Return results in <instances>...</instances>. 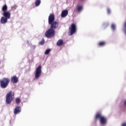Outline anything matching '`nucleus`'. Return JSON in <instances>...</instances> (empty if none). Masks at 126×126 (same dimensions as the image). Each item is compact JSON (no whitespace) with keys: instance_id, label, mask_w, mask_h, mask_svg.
Listing matches in <instances>:
<instances>
[{"instance_id":"f257e3e1","label":"nucleus","mask_w":126,"mask_h":126,"mask_svg":"<svg viewBox=\"0 0 126 126\" xmlns=\"http://www.w3.org/2000/svg\"><path fill=\"white\" fill-rule=\"evenodd\" d=\"M48 24L50 28L45 33V36L48 38H51L56 34L55 29L59 27V23L55 21V15L51 14L48 17Z\"/></svg>"},{"instance_id":"f03ea898","label":"nucleus","mask_w":126,"mask_h":126,"mask_svg":"<svg viewBox=\"0 0 126 126\" xmlns=\"http://www.w3.org/2000/svg\"><path fill=\"white\" fill-rule=\"evenodd\" d=\"M14 93L10 91L6 95V102L7 104H10L14 99Z\"/></svg>"},{"instance_id":"7ed1b4c3","label":"nucleus","mask_w":126,"mask_h":126,"mask_svg":"<svg viewBox=\"0 0 126 126\" xmlns=\"http://www.w3.org/2000/svg\"><path fill=\"white\" fill-rule=\"evenodd\" d=\"M10 82V79L9 78H3L0 80V86L1 88H6Z\"/></svg>"},{"instance_id":"20e7f679","label":"nucleus","mask_w":126,"mask_h":126,"mask_svg":"<svg viewBox=\"0 0 126 126\" xmlns=\"http://www.w3.org/2000/svg\"><path fill=\"white\" fill-rule=\"evenodd\" d=\"M95 119H100V123L102 125H105L107 123V119L102 116L100 113H97L95 117Z\"/></svg>"},{"instance_id":"39448f33","label":"nucleus","mask_w":126,"mask_h":126,"mask_svg":"<svg viewBox=\"0 0 126 126\" xmlns=\"http://www.w3.org/2000/svg\"><path fill=\"white\" fill-rule=\"evenodd\" d=\"M42 66L41 65H39L36 69L35 70V78L38 79L39 78L40 76L41 75V72H42Z\"/></svg>"},{"instance_id":"423d86ee","label":"nucleus","mask_w":126,"mask_h":126,"mask_svg":"<svg viewBox=\"0 0 126 126\" xmlns=\"http://www.w3.org/2000/svg\"><path fill=\"white\" fill-rule=\"evenodd\" d=\"M70 34L71 35L76 32V25L74 24H72L70 27L69 28Z\"/></svg>"},{"instance_id":"0eeeda50","label":"nucleus","mask_w":126,"mask_h":126,"mask_svg":"<svg viewBox=\"0 0 126 126\" xmlns=\"http://www.w3.org/2000/svg\"><path fill=\"white\" fill-rule=\"evenodd\" d=\"M3 17L8 20L11 18V13L9 11L4 12L2 13Z\"/></svg>"},{"instance_id":"6e6552de","label":"nucleus","mask_w":126,"mask_h":126,"mask_svg":"<svg viewBox=\"0 0 126 126\" xmlns=\"http://www.w3.org/2000/svg\"><path fill=\"white\" fill-rule=\"evenodd\" d=\"M21 111H22V108L20 106H16L14 109V114L15 115L19 114L20 113H21Z\"/></svg>"},{"instance_id":"1a4fd4ad","label":"nucleus","mask_w":126,"mask_h":126,"mask_svg":"<svg viewBox=\"0 0 126 126\" xmlns=\"http://www.w3.org/2000/svg\"><path fill=\"white\" fill-rule=\"evenodd\" d=\"M19 81L18 78L16 76H13L11 78V82L12 83H17Z\"/></svg>"},{"instance_id":"9d476101","label":"nucleus","mask_w":126,"mask_h":126,"mask_svg":"<svg viewBox=\"0 0 126 126\" xmlns=\"http://www.w3.org/2000/svg\"><path fill=\"white\" fill-rule=\"evenodd\" d=\"M7 22H8V19L4 17H2L1 18L0 21V22L1 24H5L6 23H7Z\"/></svg>"},{"instance_id":"9b49d317","label":"nucleus","mask_w":126,"mask_h":126,"mask_svg":"<svg viewBox=\"0 0 126 126\" xmlns=\"http://www.w3.org/2000/svg\"><path fill=\"white\" fill-rule=\"evenodd\" d=\"M67 14H68V11L66 10H63L62 11V14H61V17L62 18H64L67 16Z\"/></svg>"},{"instance_id":"f8f14e48","label":"nucleus","mask_w":126,"mask_h":126,"mask_svg":"<svg viewBox=\"0 0 126 126\" xmlns=\"http://www.w3.org/2000/svg\"><path fill=\"white\" fill-rule=\"evenodd\" d=\"M83 10V6L82 5H78L77 6V7H76V10H77L78 11V12H81V11Z\"/></svg>"},{"instance_id":"ddd939ff","label":"nucleus","mask_w":126,"mask_h":126,"mask_svg":"<svg viewBox=\"0 0 126 126\" xmlns=\"http://www.w3.org/2000/svg\"><path fill=\"white\" fill-rule=\"evenodd\" d=\"M63 44V40L62 39H60L57 42V45L58 46H61Z\"/></svg>"},{"instance_id":"4468645a","label":"nucleus","mask_w":126,"mask_h":126,"mask_svg":"<svg viewBox=\"0 0 126 126\" xmlns=\"http://www.w3.org/2000/svg\"><path fill=\"white\" fill-rule=\"evenodd\" d=\"M8 9V7L6 4H5L2 7V11L4 12H7V10Z\"/></svg>"},{"instance_id":"2eb2a0df","label":"nucleus","mask_w":126,"mask_h":126,"mask_svg":"<svg viewBox=\"0 0 126 126\" xmlns=\"http://www.w3.org/2000/svg\"><path fill=\"white\" fill-rule=\"evenodd\" d=\"M106 44V42L105 41H100L98 43V45L99 47L104 46Z\"/></svg>"},{"instance_id":"dca6fc26","label":"nucleus","mask_w":126,"mask_h":126,"mask_svg":"<svg viewBox=\"0 0 126 126\" xmlns=\"http://www.w3.org/2000/svg\"><path fill=\"white\" fill-rule=\"evenodd\" d=\"M41 4V0H36L35 2V5L36 7H38Z\"/></svg>"},{"instance_id":"f3484780","label":"nucleus","mask_w":126,"mask_h":126,"mask_svg":"<svg viewBox=\"0 0 126 126\" xmlns=\"http://www.w3.org/2000/svg\"><path fill=\"white\" fill-rule=\"evenodd\" d=\"M21 100L19 97H17L15 99L16 103L19 104L21 102Z\"/></svg>"},{"instance_id":"a211bd4d","label":"nucleus","mask_w":126,"mask_h":126,"mask_svg":"<svg viewBox=\"0 0 126 126\" xmlns=\"http://www.w3.org/2000/svg\"><path fill=\"white\" fill-rule=\"evenodd\" d=\"M41 45H43L45 44V39L44 38H42L41 41L39 43Z\"/></svg>"},{"instance_id":"6ab92c4d","label":"nucleus","mask_w":126,"mask_h":126,"mask_svg":"<svg viewBox=\"0 0 126 126\" xmlns=\"http://www.w3.org/2000/svg\"><path fill=\"white\" fill-rule=\"evenodd\" d=\"M50 52H51V49H47L45 51V55H48L50 53Z\"/></svg>"},{"instance_id":"aec40b11","label":"nucleus","mask_w":126,"mask_h":126,"mask_svg":"<svg viewBox=\"0 0 126 126\" xmlns=\"http://www.w3.org/2000/svg\"><path fill=\"white\" fill-rule=\"evenodd\" d=\"M111 28H112V29L113 31H115V30H116V26H115V25H114V24H112V25H111Z\"/></svg>"},{"instance_id":"412c9836","label":"nucleus","mask_w":126,"mask_h":126,"mask_svg":"<svg viewBox=\"0 0 126 126\" xmlns=\"http://www.w3.org/2000/svg\"><path fill=\"white\" fill-rule=\"evenodd\" d=\"M124 28L125 29V33L126 34V22H125V23L124 24Z\"/></svg>"},{"instance_id":"4be33fe9","label":"nucleus","mask_w":126,"mask_h":126,"mask_svg":"<svg viewBox=\"0 0 126 126\" xmlns=\"http://www.w3.org/2000/svg\"><path fill=\"white\" fill-rule=\"evenodd\" d=\"M107 12H108V13L109 14L110 13V12H111V11H110V10L109 9V8H108L107 9Z\"/></svg>"},{"instance_id":"5701e85b","label":"nucleus","mask_w":126,"mask_h":126,"mask_svg":"<svg viewBox=\"0 0 126 126\" xmlns=\"http://www.w3.org/2000/svg\"><path fill=\"white\" fill-rule=\"evenodd\" d=\"M122 126H126V123H124L122 125Z\"/></svg>"},{"instance_id":"b1692460","label":"nucleus","mask_w":126,"mask_h":126,"mask_svg":"<svg viewBox=\"0 0 126 126\" xmlns=\"http://www.w3.org/2000/svg\"><path fill=\"white\" fill-rule=\"evenodd\" d=\"M124 105L126 106V100L124 101Z\"/></svg>"},{"instance_id":"393cba45","label":"nucleus","mask_w":126,"mask_h":126,"mask_svg":"<svg viewBox=\"0 0 126 126\" xmlns=\"http://www.w3.org/2000/svg\"><path fill=\"white\" fill-rule=\"evenodd\" d=\"M13 8H14V9H16V7L15 6L13 7L12 9H13Z\"/></svg>"},{"instance_id":"a878e982","label":"nucleus","mask_w":126,"mask_h":126,"mask_svg":"<svg viewBox=\"0 0 126 126\" xmlns=\"http://www.w3.org/2000/svg\"><path fill=\"white\" fill-rule=\"evenodd\" d=\"M82 0H80V1H81Z\"/></svg>"},{"instance_id":"bb28decb","label":"nucleus","mask_w":126,"mask_h":126,"mask_svg":"<svg viewBox=\"0 0 126 126\" xmlns=\"http://www.w3.org/2000/svg\"><path fill=\"white\" fill-rule=\"evenodd\" d=\"M1 73V72H0V74Z\"/></svg>"}]
</instances>
